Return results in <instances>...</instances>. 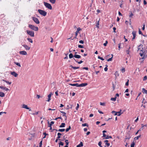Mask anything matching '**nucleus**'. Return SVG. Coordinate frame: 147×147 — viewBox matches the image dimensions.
I'll return each mask as SVG.
<instances>
[{
	"label": "nucleus",
	"instance_id": "12",
	"mask_svg": "<svg viewBox=\"0 0 147 147\" xmlns=\"http://www.w3.org/2000/svg\"><path fill=\"white\" fill-rule=\"evenodd\" d=\"M88 85L87 83H82L79 84V87H84Z\"/></svg>",
	"mask_w": 147,
	"mask_h": 147
},
{
	"label": "nucleus",
	"instance_id": "43",
	"mask_svg": "<svg viewBox=\"0 0 147 147\" xmlns=\"http://www.w3.org/2000/svg\"><path fill=\"white\" fill-rule=\"evenodd\" d=\"M65 142L66 143V145H68L69 144V142L68 140H66L65 141Z\"/></svg>",
	"mask_w": 147,
	"mask_h": 147
},
{
	"label": "nucleus",
	"instance_id": "45",
	"mask_svg": "<svg viewBox=\"0 0 147 147\" xmlns=\"http://www.w3.org/2000/svg\"><path fill=\"white\" fill-rule=\"evenodd\" d=\"M98 59H100L102 61H103L104 60L103 58L102 57H100L99 56H98Z\"/></svg>",
	"mask_w": 147,
	"mask_h": 147
},
{
	"label": "nucleus",
	"instance_id": "31",
	"mask_svg": "<svg viewBox=\"0 0 147 147\" xmlns=\"http://www.w3.org/2000/svg\"><path fill=\"white\" fill-rule=\"evenodd\" d=\"M99 20H98L96 23V26L97 28H99Z\"/></svg>",
	"mask_w": 147,
	"mask_h": 147
},
{
	"label": "nucleus",
	"instance_id": "53",
	"mask_svg": "<svg viewBox=\"0 0 147 147\" xmlns=\"http://www.w3.org/2000/svg\"><path fill=\"white\" fill-rule=\"evenodd\" d=\"M79 105L78 104H77V106L76 108V110H78V109L79 108Z\"/></svg>",
	"mask_w": 147,
	"mask_h": 147
},
{
	"label": "nucleus",
	"instance_id": "28",
	"mask_svg": "<svg viewBox=\"0 0 147 147\" xmlns=\"http://www.w3.org/2000/svg\"><path fill=\"white\" fill-rule=\"evenodd\" d=\"M116 97L114 98H111V100L112 101H115L116 100Z\"/></svg>",
	"mask_w": 147,
	"mask_h": 147
},
{
	"label": "nucleus",
	"instance_id": "3",
	"mask_svg": "<svg viewBox=\"0 0 147 147\" xmlns=\"http://www.w3.org/2000/svg\"><path fill=\"white\" fill-rule=\"evenodd\" d=\"M44 4L45 7L51 10L52 9V7L51 5L47 2H44Z\"/></svg>",
	"mask_w": 147,
	"mask_h": 147
},
{
	"label": "nucleus",
	"instance_id": "27",
	"mask_svg": "<svg viewBox=\"0 0 147 147\" xmlns=\"http://www.w3.org/2000/svg\"><path fill=\"white\" fill-rule=\"evenodd\" d=\"M14 63L18 66L20 67H21V65L19 63L16 62H14Z\"/></svg>",
	"mask_w": 147,
	"mask_h": 147
},
{
	"label": "nucleus",
	"instance_id": "55",
	"mask_svg": "<svg viewBox=\"0 0 147 147\" xmlns=\"http://www.w3.org/2000/svg\"><path fill=\"white\" fill-rule=\"evenodd\" d=\"M39 145L40 147H41L42 146V141H41L39 143Z\"/></svg>",
	"mask_w": 147,
	"mask_h": 147
},
{
	"label": "nucleus",
	"instance_id": "35",
	"mask_svg": "<svg viewBox=\"0 0 147 147\" xmlns=\"http://www.w3.org/2000/svg\"><path fill=\"white\" fill-rule=\"evenodd\" d=\"M130 49V47H129L128 49V50H127L126 51V53L128 54H129V50Z\"/></svg>",
	"mask_w": 147,
	"mask_h": 147
},
{
	"label": "nucleus",
	"instance_id": "62",
	"mask_svg": "<svg viewBox=\"0 0 147 147\" xmlns=\"http://www.w3.org/2000/svg\"><path fill=\"white\" fill-rule=\"evenodd\" d=\"M83 69H86V70H88V68L87 67H84L83 68Z\"/></svg>",
	"mask_w": 147,
	"mask_h": 147
},
{
	"label": "nucleus",
	"instance_id": "38",
	"mask_svg": "<svg viewBox=\"0 0 147 147\" xmlns=\"http://www.w3.org/2000/svg\"><path fill=\"white\" fill-rule=\"evenodd\" d=\"M74 60H75V61L76 62H77L78 64H81V63H82V62H83V61H80L79 62H78L77 61H76V60L75 59H74Z\"/></svg>",
	"mask_w": 147,
	"mask_h": 147
},
{
	"label": "nucleus",
	"instance_id": "44",
	"mask_svg": "<svg viewBox=\"0 0 147 147\" xmlns=\"http://www.w3.org/2000/svg\"><path fill=\"white\" fill-rule=\"evenodd\" d=\"M100 104L101 105H102V106H105V103H104V102H100Z\"/></svg>",
	"mask_w": 147,
	"mask_h": 147
},
{
	"label": "nucleus",
	"instance_id": "50",
	"mask_svg": "<svg viewBox=\"0 0 147 147\" xmlns=\"http://www.w3.org/2000/svg\"><path fill=\"white\" fill-rule=\"evenodd\" d=\"M78 47L79 48H83L84 47L83 46H82L81 45H78Z\"/></svg>",
	"mask_w": 147,
	"mask_h": 147
},
{
	"label": "nucleus",
	"instance_id": "6",
	"mask_svg": "<svg viewBox=\"0 0 147 147\" xmlns=\"http://www.w3.org/2000/svg\"><path fill=\"white\" fill-rule=\"evenodd\" d=\"M32 19L34 22L36 24H39L40 22L38 19L35 17H32Z\"/></svg>",
	"mask_w": 147,
	"mask_h": 147
},
{
	"label": "nucleus",
	"instance_id": "39",
	"mask_svg": "<svg viewBox=\"0 0 147 147\" xmlns=\"http://www.w3.org/2000/svg\"><path fill=\"white\" fill-rule=\"evenodd\" d=\"M123 1L122 0V2H121V3L120 5V7L121 8H122L123 7L122 5L123 4Z\"/></svg>",
	"mask_w": 147,
	"mask_h": 147
},
{
	"label": "nucleus",
	"instance_id": "52",
	"mask_svg": "<svg viewBox=\"0 0 147 147\" xmlns=\"http://www.w3.org/2000/svg\"><path fill=\"white\" fill-rule=\"evenodd\" d=\"M129 80H128L127 82L125 83V85L127 86H128L129 85Z\"/></svg>",
	"mask_w": 147,
	"mask_h": 147
},
{
	"label": "nucleus",
	"instance_id": "33",
	"mask_svg": "<svg viewBox=\"0 0 147 147\" xmlns=\"http://www.w3.org/2000/svg\"><path fill=\"white\" fill-rule=\"evenodd\" d=\"M135 144V143L134 142H133L131 144V147H134Z\"/></svg>",
	"mask_w": 147,
	"mask_h": 147
},
{
	"label": "nucleus",
	"instance_id": "61",
	"mask_svg": "<svg viewBox=\"0 0 147 147\" xmlns=\"http://www.w3.org/2000/svg\"><path fill=\"white\" fill-rule=\"evenodd\" d=\"M143 3H144V5H145L146 4H147L146 1L145 0H144Z\"/></svg>",
	"mask_w": 147,
	"mask_h": 147
},
{
	"label": "nucleus",
	"instance_id": "41",
	"mask_svg": "<svg viewBox=\"0 0 147 147\" xmlns=\"http://www.w3.org/2000/svg\"><path fill=\"white\" fill-rule=\"evenodd\" d=\"M112 138V137L111 136H107L105 138L106 139H109V138Z\"/></svg>",
	"mask_w": 147,
	"mask_h": 147
},
{
	"label": "nucleus",
	"instance_id": "19",
	"mask_svg": "<svg viewBox=\"0 0 147 147\" xmlns=\"http://www.w3.org/2000/svg\"><path fill=\"white\" fill-rule=\"evenodd\" d=\"M5 96V94L1 92H0V96L1 97H3Z\"/></svg>",
	"mask_w": 147,
	"mask_h": 147
},
{
	"label": "nucleus",
	"instance_id": "23",
	"mask_svg": "<svg viewBox=\"0 0 147 147\" xmlns=\"http://www.w3.org/2000/svg\"><path fill=\"white\" fill-rule=\"evenodd\" d=\"M121 110L120 109V111H118V112H117V113L118 114L117 115L118 116H119L121 115V114H122L123 113H121Z\"/></svg>",
	"mask_w": 147,
	"mask_h": 147
},
{
	"label": "nucleus",
	"instance_id": "11",
	"mask_svg": "<svg viewBox=\"0 0 147 147\" xmlns=\"http://www.w3.org/2000/svg\"><path fill=\"white\" fill-rule=\"evenodd\" d=\"M132 34H133V38H132V40H133L135 38V37L136 36V32L135 31H133L132 32Z\"/></svg>",
	"mask_w": 147,
	"mask_h": 147
},
{
	"label": "nucleus",
	"instance_id": "57",
	"mask_svg": "<svg viewBox=\"0 0 147 147\" xmlns=\"http://www.w3.org/2000/svg\"><path fill=\"white\" fill-rule=\"evenodd\" d=\"M107 67H106L104 68V70L105 71H107L108 68H107Z\"/></svg>",
	"mask_w": 147,
	"mask_h": 147
},
{
	"label": "nucleus",
	"instance_id": "64",
	"mask_svg": "<svg viewBox=\"0 0 147 147\" xmlns=\"http://www.w3.org/2000/svg\"><path fill=\"white\" fill-rule=\"evenodd\" d=\"M145 24H144L143 25V27L142 28V30H144V29H145Z\"/></svg>",
	"mask_w": 147,
	"mask_h": 147
},
{
	"label": "nucleus",
	"instance_id": "60",
	"mask_svg": "<svg viewBox=\"0 0 147 147\" xmlns=\"http://www.w3.org/2000/svg\"><path fill=\"white\" fill-rule=\"evenodd\" d=\"M121 44L119 43V46H118V48H119V50H120V46H121Z\"/></svg>",
	"mask_w": 147,
	"mask_h": 147
},
{
	"label": "nucleus",
	"instance_id": "32",
	"mask_svg": "<svg viewBox=\"0 0 147 147\" xmlns=\"http://www.w3.org/2000/svg\"><path fill=\"white\" fill-rule=\"evenodd\" d=\"M65 130V129H59L58 131L60 132H63Z\"/></svg>",
	"mask_w": 147,
	"mask_h": 147
},
{
	"label": "nucleus",
	"instance_id": "13",
	"mask_svg": "<svg viewBox=\"0 0 147 147\" xmlns=\"http://www.w3.org/2000/svg\"><path fill=\"white\" fill-rule=\"evenodd\" d=\"M81 30L80 28H77V30L76 32V37L75 38H76V37L78 35V33L79 32V31H80Z\"/></svg>",
	"mask_w": 147,
	"mask_h": 147
},
{
	"label": "nucleus",
	"instance_id": "5",
	"mask_svg": "<svg viewBox=\"0 0 147 147\" xmlns=\"http://www.w3.org/2000/svg\"><path fill=\"white\" fill-rule=\"evenodd\" d=\"M26 31L27 33L31 36L34 37V33L33 31L28 30H27Z\"/></svg>",
	"mask_w": 147,
	"mask_h": 147
},
{
	"label": "nucleus",
	"instance_id": "63",
	"mask_svg": "<svg viewBox=\"0 0 147 147\" xmlns=\"http://www.w3.org/2000/svg\"><path fill=\"white\" fill-rule=\"evenodd\" d=\"M139 34H142L141 31L140 30V29H139Z\"/></svg>",
	"mask_w": 147,
	"mask_h": 147
},
{
	"label": "nucleus",
	"instance_id": "59",
	"mask_svg": "<svg viewBox=\"0 0 147 147\" xmlns=\"http://www.w3.org/2000/svg\"><path fill=\"white\" fill-rule=\"evenodd\" d=\"M79 43L81 44H83L84 43V42L83 40H80L79 42Z\"/></svg>",
	"mask_w": 147,
	"mask_h": 147
},
{
	"label": "nucleus",
	"instance_id": "37",
	"mask_svg": "<svg viewBox=\"0 0 147 147\" xmlns=\"http://www.w3.org/2000/svg\"><path fill=\"white\" fill-rule=\"evenodd\" d=\"M71 126H69L68 128H67L66 129V132L68 131L69 130L71 129Z\"/></svg>",
	"mask_w": 147,
	"mask_h": 147
},
{
	"label": "nucleus",
	"instance_id": "42",
	"mask_svg": "<svg viewBox=\"0 0 147 147\" xmlns=\"http://www.w3.org/2000/svg\"><path fill=\"white\" fill-rule=\"evenodd\" d=\"M140 135L139 136H138L137 137H135L134 138V139L135 140H138V139L140 137Z\"/></svg>",
	"mask_w": 147,
	"mask_h": 147
},
{
	"label": "nucleus",
	"instance_id": "21",
	"mask_svg": "<svg viewBox=\"0 0 147 147\" xmlns=\"http://www.w3.org/2000/svg\"><path fill=\"white\" fill-rule=\"evenodd\" d=\"M70 67H71L73 69H79V67H73L71 65H70Z\"/></svg>",
	"mask_w": 147,
	"mask_h": 147
},
{
	"label": "nucleus",
	"instance_id": "7",
	"mask_svg": "<svg viewBox=\"0 0 147 147\" xmlns=\"http://www.w3.org/2000/svg\"><path fill=\"white\" fill-rule=\"evenodd\" d=\"M22 108H23L26 109H27L29 110V111H31V109H30V108H29L27 105H26L25 104H23L22 105Z\"/></svg>",
	"mask_w": 147,
	"mask_h": 147
},
{
	"label": "nucleus",
	"instance_id": "9",
	"mask_svg": "<svg viewBox=\"0 0 147 147\" xmlns=\"http://www.w3.org/2000/svg\"><path fill=\"white\" fill-rule=\"evenodd\" d=\"M11 74L15 77H17L18 75L17 74L15 71H14L11 72Z\"/></svg>",
	"mask_w": 147,
	"mask_h": 147
},
{
	"label": "nucleus",
	"instance_id": "47",
	"mask_svg": "<svg viewBox=\"0 0 147 147\" xmlns=\"http://www.w3.org/2000/svg\"><path fill=\"white\" fill-rule=\"evenodd\" d=\"M134 15L132 12H131V13L129 16V17L130 18H132Z\"/></svg>",
	"mask_w": 147,
	"mask_h": 147
},
{
	"label": "nucleus",
	"instance_id": "48",
	"mask_svg": "<svg viewBox=\"0 0 147 147\" xmlns=\"http://www.w3.org/2000/svg\"><path fill=\"white\" fill-rule=\"evenodd\" d=\"M52 94V93H51L49 95H48V98H51V95Z\"/></svg>",
	"mask_w": 147,
	"mask_h": 147
},
{
	"label": "nucleus",
	"instance_id": "40",
	"mask_svg": "<svg viewBox=\"0 0 147 147\" xmlns=\"http://www.w3.org/2000/svg\"><path fill=\"white\" fill-rule=\"evenodd\" d=\"M59 147H60V145H61V146H63V144H63V142H62L61 141L59 143Z\"/></svg>",
	"mask_w": 147,
	"mask_h": 147
},
{
	"label": "nucleus",
	"instance_id": "20",
	"mask_svg": "<svg viewBox=\"0 0 147 147\" xmlns=\"http://www.w3.org/2000/svg\"><path fill=\"white\" fill-rule=\"evenodd\" d=\"M83 146V143L82 142H81L80 144L77 146L76 147H81Z\"/></svg>",
	"mask_w": 147,
	"mask_h": 147
},
{
	"label": "nucleus",
	"instance_id": "14",
	"mask_svg": "<svg viewBox=\"0 0 147 147\" xmlns=\"http://www.w3.org/2000/svg\"><path fill=\"white\" fill-rule=\"evenodd\" d=\"M22 46L24 47V48L27 50H29L30 49V47L26 45H23Z\"/></svg>",
	"mask_w": 147,
	"mask_h": 147
},
{
	"label": "nucleus",
	"instance_id": "56",
	"mask_svg": "<svg viewBox=\"0 0 147 147\" xmlns=\"http://www.w3.org/2000/svg\"><path fill=\"white\" fill-rule=\"evenodd\" d=\"M108 43V42L107 41H106V42L104 43V44H103V45L104 46H106L107 45V44Z\"/></svg>",
	"mask_w": 147,
	"mask_h": 147
},
{
	"label": "nucleus",
	"instance_id": "26",
	"mask_svg": "<svg viewBox=\"0 0 147 147\" xmlns=\"http://www.w3.org/2000/svg\"><path fill=\"white\" fill-rule=\"evenodd\" d=\"M50 2L53 4L55 3L56 0H49Z\"/></svg>",
	"mask_w": 147,
	"mask_h": 147
},
{
	"label": "nucleus",
	"instance_id": "2",
	"mask_svg": "<svg viewBox=\"0 0 147 147\" xmlns=\"http://www.w3.org/2000/svg\"><path fill=\"white\" fill-rule=\"evenodd\" d=\"M28 27L30 29L36 31H37L38 30V28L32 24H29Z\"/></svg>",
	"mask_w": 147,
	"mask_h": 147
},
{
	"label": "nucleus",
	"instance_id": "18",
	"mask_svg": "<svg viewBox=\"0 0 147 147\" xmlns=\"http://www.w3.org/2000/svg\"><path fill=\"white\" fill-rule=\"evenodd\" d=\"M108 140H105L104 141V142L106 144L107 146H109L110 145V144L108 143Z\"/></svg>",
	"mask_w": 147,
	"mask_h": 147
},
{
	"label": "nucleus",
	"instance_id": "46",
	"mask_svg": "<svg viewBox=\"0 0 147 147\" xmlns=\"http://www.w3.org/2000/svg\"><path fill=\"white\" fill-rule=\"evenodd\" d=\"M4 81L5 82L7 83L8 84H11V82H10L9 81H7L6 80H4Z\"/></svg>",
	"mask_w": 147,
	"mask_h": 147
},
{
	"label": "nucleus",
	"instance_id": "4",
	"mask_svg": "<svg viewBox=\"0 0 147 147\" xmlns=\"http://www.w3.org/2000/svg\"><path fill=\"white\" fill-rule=\"evenodd\" d=\"M38 11L40 14L43 16H45L47 15V12L44 10L41 9H38Z\"/></svg>",
	"mask_w": 147,
	"mask_h": 147
},
{
	"label": "nucleus",
	"instance_id": "49",
	"mask_svg": "<svg viewBox=\"0 0 147 147\" xmlns=\"http://www.w3.org/2000/svg\"><path fill=\"white\" fill-rule=\"evenodd\" d=\"M82 126H88V125L86 123H84L82 124Z\"/></svg>",
	"mask_w": 147,
	"mask_h": 147
},
{
	"label": "nucleus",
	"instance_id": "24",
	"mask_svg": "<svg viewBox=\"0 0 147 147\" xmlns=\"http://www.w3.org/2000/svg\"><path fill=\"white\" fill-rule=\"evenodd\" d=\"M60 112L61 113H63L62 115L63 116L65 117H66L65 119H66V113L63 111H61Z\"/></svg>",
	"mask_w": 147,
	"mask_h": 147
},
{
	"label": "nucleus",
	"instance_id": "8",
	"mask_svg": "<svg viewBox=\"0 0 147 147\" xmlns=\"http://www.w3.org/2000/svg\"><path fill=\"white\" fill-rule=\"evenodd\" d=\"M0 88L3 90H4L6 91H7L9 90L8 88L5 87L4 86H0Z\"/></svg>",
	"mask_w": 147,
	"mask_h": 147
},
{
	"label": "nucleus",
	"instance_id": "22",
	"mask_svg": "<svg viewBox=\"0 0 147 147\" xmlns=\"http://www.w3.org/2000/svg\"><path fill=\"white\" fill-rule=\"evenodd\" d=\"M65 124L64 123H62L60 125V127H64L65 126Z\"/></svg>",
	"mask_w": 147,
	"mask_h": 147
},
{
	"label": "nucleus",
	"instance_id": "34",
	"mask_svg": "<svg viewBox=\"0 0 147 147\" xmlns=\"http://www.w3.org/2000/svg\"><path fill=\"white\" fill-rule=\"evenodd\" d=\"M121 71L122 73H124L125 71V68H123L121 69Z\"/></svg>",
	"mask_w": 147,
	"mask_h": 147
},
{
	"label": "nucleus",
	"instance_id": "1",
	"mask_svg": "<svg viewBox=\"0 0 147 147\" xmlns=\"http://www.w3.org/2000/svg\"><path fill=\"white\" fill-rule=\"evenodd\" d=\"M143 45H140L138 48V50H140L142 53H144V55H147V47H142Z\"/></svg>",
	"mask_w": 147,
	"mask_h": 147
},
{
	"label": "nucleus",
	"instance_id": "29",
	"mask_svg": "<svg viewBox=\"0 0 147 147\" xmlns=\"http://www.w3.org/2000/svg\"><path fill=\"white\" fill-rule=\"evenodd\" d=\"M27 39L29 42H30L31 43H32L33 42V41L31 39L29 38H27Z\"/></svg>",
	"mask_w": 147,
	"mask_h": 147
},
{
	"label": "nucleus",
	"instance_id": "51",
	"mask_svg": "<svg viewBox=\"0 0 147 147\" xmlns=\"http://www.w3.org/2000/svg\"><path fill=\"white\" fill-rule=\"evenodd\" d=\"M112 57L111 58H109V59H108L107 60V61H112Z\"/></svg>",
	"mask_w": 147,
	"mask_h": 147
},
{
	"label": "nucleus",
	"instance_id": "25",
	"mask_svg": "<svg viewBox=\"0 0 147 147\" xmlns=\"http://www.w3.org/2000/svg\"><path fill=\"white\" fill-rule=\"evenodd\" d=\"M73 57H74V56L73 55L72 53H70L69 55V57L70 59L72 58Z\"/></svg>",
	"mask_w": 147,
	"mask_h": 147
},
{
	"label": "nucleus",
	"instance_id": "30",
	"mask_svg": "<svg viewBox=\"0 0 147 147\" xmlns=\"http://www.w3.org/2000/svg\"><path fill=\"white\" fill-rule=\"evenodd\" d=\"M61 134L60 133H58L57 134V135L58 136L57 137V138L59 139L61 138V136H60L61 135Z\"/></svg>",
	"mask_w": 147,
	"mask_h": 147
},
{
	"label": "nucleus",
	"instance_id": "54",
	"mask_svg": "<svg viewBox=\"0 0 147 147\" xmlns=\"http://www.w3.org/2000/svg\"><path fill=\"white\" fill-rule=\"evenodd\" d=\"M147 79V76H145L143 78V80H145Z\"/></svg>",
	"mask_w": 147,
	"mask_h": 147
},
{
	"label": "nucleus",
	"instance_id": "15",
	"mask_svg": "<svg viewBox=\"0 0 147 147\" xmlns=\"http://www.w3.org/2000/svg\"><path fill=\"white\" fill-rule=\"evenodd\" d=\"M69 85L73 86H76L77 87H79V84L77 83L74 84H69Z\"/></svg>",
	"mask_w": 147,
	"mask_h": 147
},
{
	"label": "nucleus",
	"instance_id": "16",
	"mask_svg": "<svg viewBox=\"0 0 147 147\" xmlns=\"http://www.w3.org/2000/svg\"><path fill=\"white\" fill-rule=\"evenodd\" d=\"M74 57L76 58L80 59L81 58V56L79 55H74Z\"/></svg>",
	"mask_w": 147,
	"mask_h": 147
},
{
	"label": "nucleus",
	"instance_id": "17",
	"mask_svg": "<svg viewBox=\"0 0 147 147\" xmlns=\"http://www.w3.org/2000/svg\"><path fill=\"white\" fill-rule=\"evenodd\" d=\"M142 92L143 93L147 94V90H146L144 88L142 89Z\"/></svg>",
	"mask_w": 147,
	"mask_h": 147
},
{
	"label": "nucleus",
	"instance_id": "58",
	"mask_svg": "<svg viewBox=\"0 0 147 147\" xmlns=\"http://www.w3.org/2000/svg\"><path fill=\"white\" fill-rule=\"evenodd\" d=\"M140 55L141 56V57H142L143 55H144V56L145 55H144V53L142 52V53H140Z\"/></svg>",
	"mask_w": 147,
	"mask_h": 147
},
{
	"label": "nucleus",
	"instance_id": "10",
	"mask_svg": "<svg viewBox=\"0 0 147 147\" xmlns=\"http://www.w3.org/2000/svg\"><path fill=\"white\" fill-rule=\"evenodd\" d=\"M19 53L22 55H26L27 54L26 52L24 51H22L20 52Z\"/></svg>",
	"mask_w": 147,
	"mask_h": 147
},
{
	"label": "nucleus",
	"instance_id": "36",
	"mask_svg": "<svg viewBox=\"0 0 147 147\" xmlns=\"http://www.w3.org/2000/svg\"><path fill=\"white\" fill-rule=\"evenodd\" d=\"M102 142L101 141H100L98 143V145L100 146V147H102V146H101Z\"/></svg>",
	"mask_w": 147,
	"mask_h": 147
}]
</instances>
